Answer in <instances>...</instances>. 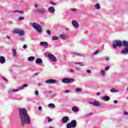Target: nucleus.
<instances>
[{"label":"nucleus","instance_id":"f257e3e1","mask_svg":"<svg viewBox=\"0 0 128 128\" xmlns=\"http://www.w3.org/2000/svg\"><path fill=\"white\" fill-rule=\"evenodd\" d=\"M19 114L22 126L30 124V118L28 114V111H26L25 108H19Z\"/></svg>","mask_w":128,"mask_h":128},{"label":"nucleus","instance_id":"f03ea898","mask_svg":"<svg viewBox=\"0 0 128 128\" xmlns=\"http://www.w3.org/2000/svg\"><path fill=\"white\" fill-rule=\"evenodd\" d=\"M122 45L124 46H128V42L124 41L122 42L120 40H115L113 42L112 46L114 48H118H118H122Z\"/></svg>","mask_w":128,"mask_h":128},{"label":"nucleus","instance_id":"7ed1b4c3","mask_svg":"<svg viewBox=\"0 0 128 128\" xmlns=\"http://www.w3.org/2000/svg\"><path fill=\"white\" fill-rule=\"evenodd\" d=\"M32 27L36 30L39 32L41 33L42 32V26L38 24L36 22H33L32 24H31Z\"/></svg>","mask_w":128,"mask_h":128},{"label":"nucleus","instance_id":"20e7f679","mask_svg":"<svg viewBox=\"0 0 128 128\" xmlns=\"http://www.w3.org/2000/svg\"><path fill=\"white\" fill-rule=\"evenodd\" d=\"M76 126V121L72 120L70 123H68L66 126V128H74Z\"/></svg>","mask_w":128,"mask_h":128},{"label":"nucleus","instance_id":"39448f33","mask_svg":"<svg viewBox=\"0 0 128 128\" xmlns=\"http://www.w3.org/2000/svg\"><path fill=\"white\" fill-rule=\"evenodd\" d=\"M62 82L64 84H71L74 82V78H65L62 79Z\"/></svg>","mask_w":128,"mask_h":128},{"label":"nucleus","instance_id":"423d86ee","mask_svg":"<svg viewBox=\"0 0 128 128\" xmlns=\"http://www.w3.org/2000/svg\"><path fill=\"white\" fill-rule=\"evenodd\" d=\"M48 58L50 60H52V62H56L58 60L52 54H48Z\"/></svg>","mask_w":128,"mask_h":128},{"label":"nucleus","instance_id":"0eeeda50","mask_svg":"<svg viewBox=\"0 0 128 128\" xmlns=\"http://www.w3.org/2000/svg\"><path fill=\"white\" fill-rule=\"evenodd\" d=\"M72 24L73 26L76 28H80V25L78 24V22H76V20H73L72 22Z\"/></svg>","mask_w":128,"mask_h":128},{"label":"nucleus","instance_id":"6e6552de","mask_svg":"<svg viewBox=\"0 0 128 128\" xmlns=\"http://www.w3.org/2000/svg\"><path fill=\"white\" fill-rule=\"evenodd\" d=\"M36 12H37L38 14H46V9L42 8L41 9H36L35 10Z\"/></svg>","mask_w":128,"mask_h":128},{"label":"nucleus","instance_id":"1a4fd4ad","mask_svg":"<svg viewBox=\"0 0 128 128\" xmlns=\"http://www.w3.org/2000/svg\"><path fill=\"white\" fill-rule=\"evenodd\" d=\"M45 82H46V84H56V82H58V80L54 79H49L46 80L45 81Z\"/></svg>","mask_w":128,"mask_h":128},{"label":"nucleus","instance_id":"9d476101","mask_svg":"<svg viewBox=\"0 0 128 128\" xmlns=\"http://www.w3.org/2000/svg\"><path fill=\"white\" fill-rule=\"evenodd\" d=\"M68 120H70V118L66 116L63 117L62 119V124H66Z\"/></svg>","mask_w":128,"mask_h":128},{"label":"nucleus","instance_id":"9b49d317","mask_svg":"<svg viewBox=\"0 0 128 128\" xmlns=\"http://www.w3.org/2000/svg\"><path fill=\"white\" fill-rule=\"evenodd\" d=\"M40 46H44V48H48V42H40Z\"/></svg>","mask_w":128,"mask_h":128},{"label":"nucleus","instance_id":"f8f14e48","mask_svg":"<svg viewBox=\"0 0 128 128\" xmlns=\"http://www.w3.org/2000/svg\"><path fill=\"white\" fill-rule=\"evenodd\" d=\"M122 54H128V48H124L123 50L121 51Z\"/></svg>","mask_w":128,"mask_h":128},{"label":"nucleus","instance_id":"ddd939ff","mask_svg":"<svg viewBox=\"0 0 128 128\" xmlns=\"http://www.w3.org/2000/svg\"><path fill=\"white\" fill-rule=\"evenodd\" d=\"M48 12H51V14H52L56 12V10L54 9V8L53 6H50L48 9Z\"/></svg>","mask_w":128,"mask_h":128},{"label":"nucleus","instance_id":"4468645a","mask_svg":"<svg viewBox=\"0 0 128 128\" xmlns=\"http://www.w3.org/2000/svg\"><path fill=\"white\" fill-rule=\"evenodd\" d=\"M4 62H6V58L2 56H0V64H4Z\"/></svg>","mask_w":128,"mask_h":128},{"label":"nucleus","instance_id":"2eb2a0df","mask_svg":"<svg viewBox=\"0 0 128 128\" xmlns=\"http://www.w3.org/2000/svg\"><path fill=\"white\" fill-rule=\"evenodd\" d=\"M68 34H62L60 36V38H62V40H66V38H68Z\"/></svg>","mask_w":128,"mask_h":128},{"label":"nucleus","instance_id":"dca6fc26","mask_svg":"<svg viewBox=\"0 0 128 128\" xmlns=\"http://www.w3.org/2000/svg\"><path fill=\"white\" fill-rule=\"evenodd\" d=\"M110 100V98L108 96H104L102 98V100L108 101Z\"/></svg>","mask_w":128,"mask_h":128},{"label":"nucleus","instance_id":"f3484780","mask_svg":"<svg viewBox=\"0 0 128 128\" xmlns=\"http://www.w3.org/2000/svg\"><path fill=\"white\" fill-rule=\"evenodd\" d=\"M36 64H42V60L40 58H38L36 60Z\"/></svg>","mask_w":128,"mask_h":128},{"label":"nucleus","instance_id":"a211bd4d","mask_svg":"<svg viewBox=\"0 0 128 128\" xmlns=\"http://www.w3.org/2000/svg\"><path fill=\"white\" fill-rule=\"evenodd\" d=\"M48 106L50 108H56V105L52 103H50L48 104Z\"/></svg>","mask_w":128,"mask_h":128},{"label":"nucleus","instance_id":"6ab92c4d","mask_svg":"<svg viewBox=\"0 0 128 128\" xmlns=\"http://www.w3.org/2000/svg\"><path fill=\"white\" fill-rule=\"evenodd\" d=\"M14 12L16 14V12H18L19 14H24V12L22 10H16L14 11Z\"/></svg>","mask_w":128,"mask_h":128},{"label":"nucleus","instance_id":"aec40b11","mask_svg":"<svg viewBox=\"0 0 128 128\" xmlns=\"http://www.w3.org/2000/svg\"><path fill=\"white\" fill-rule=\"evenodd\" d=\"M18 36H24V30H20L19 31V32L18 33Z\"/></svg>","mask_w":128,"mask_h":128},{"label":"nucleus","instance_id":"412c9836","mask_svg":"<svg viewBox=\"0 0 128 128\" xmlns=\"http://www.w3.org/2000/svg\"><path fill=\"white\" fill-rule=\"evenodd\" d=\"M32 60H34V56H32L28 58V62H32Z\"/></svg>","mask_w":128,"mask_h":128},{"label":"nucleus","instance_id":"4be33fe9","mask_svg":"<svg viewBox=\"0 0 128 128\" xmlns=\"http://www.w3.org/2000/svg\"><path fill=\"white\" fill-rule=\"evenodd\" d=\"M20 30L19 29H14L12 31L13 34H18V32H20Z\"/></svg>","mask_w":128,"mask_h":128},{"label":"nucleus","instance_id":"5701e85b","mask_svg":"<svg viewBox=\"0 0 128 128\" xmlns=\"http://www.w3.org/2000/svg\"><path fill=\"white\" fill-rule=\"evenodd\" d=\"M72 110L74 112H78V108L77 107H73L72 108Z\"/></svg>","mask_w":128,"mask_h":128},{"label":"nucleus","instance_id":"b1692460","mask_svg":"<svg viewBox=\"0 0 128 128\" xmlns=\"http://www.w3.org/2000/svg\"><path fill=\"white\" fill-rule=\"evenodd\" d=\"M12 52H13V56L14 58L16 57V49L13 48L12 49Z\"/></svg>","mask_w":128,"mask_h":128},{"label":"nucleus","instance_id":"393cba45","mask_svg":"<svg viewBox=\"0 0 128 128\" xmlns=\"http://www.w3.org/2000/svg\"><path fill=\"white\" fill-rule=\"evenodd\" d=\"M94 6L96 10H100V6L99 4H96L94 5Z\"/></svg>","mask_w":128,"mask_h":128},{"label":"nucleus","instance_id":"a878e982","mask_svg":"<svg viewBox=\"0 0 128 128\" xmlns=\"http://www.w3.org/2000/svg\"><path fill=\"white\" fill-rule=\"evenodd\" d=\"M73 54H75L76 56H84V54L76 53V52H74Z\"/></svg>","mask_w":128,"mask_h":128},{"label":"nucleus","instance_id":"bb28decb","mask_svg":"<svg viewBox=\"0 0 128 128\" xmlns=\"http://www.w3.org/2000/svg\"><path fill=\"white\" fill-rule=\"evenodd\" d=\"M100 74H101V75L102 76H106V71H104V70H101Z\"/></svg>","mask_w":128,"mask_h":128},{"label":"nucleus","instance_id":"cd10ccee","mask_svg":"<svg viewBox=\"0 0 128 128\" xmlns=\"http://www.w3.org/2000/svg\"><path fill=\"white\" fill-rule=\"evenodd\" d=\"M110 92H120V90H115L114 88H112L110 90Z\"/></svg>","mask_w":128,"mask_h":128},{"label":"nucleus","instance_id":"c85d7f7f","mask_svg":"<svg viewBox=\"0 0 128 128\" xmlns=\"http://www.w3.org/2000/svg\"><path fill=\"white\" fill-rule=\"evenodd\" d=\"M75 92H82V88H76L75 89Z\"/></svg>","mask_w":128,"mask_h":128},{"label":"nucleus","instance_id":"c756f323","mask_svg":"<svg viewBox=\"0 0 128 128\" xmlns=\"http://www.w3.org/2000/svg\"><path fill=\"white\" fill-rule=\"evenodd\" d=\"M58 36H54L52 37V40H58Z\"/></svg>","mask_w":128,"mask_h":128},{"label":"nucleus","instance_id":"7c9ffc66","mask_svg":"<svg viewBox=\"0 0 128 128\" xmlns=\"http://www.w3.org/2000/svg\"><path fill=\"white\" fill-rule=\"evenodd\" d=\"M94 106H100V103L96 101H95L94 102Z\"/></svg>","mask_w":128,"mask_h":128},{"label":"nucleus","instance_id":"2f4dec72","mask_svg":"<svg viewBox=\"0 0 128 128\" xmlns=\"http://www.w3.org/2000/svg\"><path fill=\"white\" fill-rule=\"evenodd\" d=\"M98 52H100V50H97L93 53V54H94V56H96V54H98Z\"/></svg>","mask_w":128,"mask_h":128},{"label":"nucleus","instance_id":"473e14b6","mask_svg":"<svg viewBox=\"0 0 128 128\" xmlns=\"http://www.w3.org/2000/svg\"><path fill=\"white\" fill-rule=\"evenodd\" d=\"M24 16H20L18 18V20H24Z\"/></svg>","mask_w":128,"mask_h":128},{"label":"nucleus","instance_id":"72a5a7b5","mask_svg":"<svg viewBox=\"0 0 128 128\" xmlns=\"http://www.w3.org/2000/svg\"><path fill=\"white\" fill-rule=\"evenodd\" d=\"M70 10L71 12H76L77 10H76V8H72L70 9Z\"/></svg>","mask_w":128,"mask_h":128},{"label":"nucleus","instance_id":"f704fd0d","mask_svg":"<svg viewBox=\"0 0 128 128\" xmlns=\"http://www.w3.org/2000/svg\"><path fill=\"white\" fill-rule=\"evenodd\" d=\"M12 92H18V89H12Z\"/></svg>","mask_w":128,"mask_h":128},{"label":"nucleus","instance_id":"c9c22d12","mask_svg":"<svg viewBox=\"0 0 128 128\" xmlns=\"http://www.w3.org/2000/svg\"><path fill=\"white\" fill-rule=\"evenodd\" d=\"M77 64H80L81 66H84V63L82 62H80V63H76Z\"/></svg>","mask_w":128,"mask_h":128},{"label":"nucleus","instance_id":"e433bc0d","mask_svg":"<svg viewBox=\"0 0 128 128\" xmlns=\"http://www.w3.org/2000/svg\"><path fill=\"white\" fill-rule=\"evenodd\" d=\"M110 66H107L105 68V70H110Z\"/></svg>","mask_w":128,"mask_h":128},{"label":"nucleus","instance_id":"4c0bfd02","mask_svg":"<svg viewBox=\"0 0 128 128\" xmlns=\"http://www.w3.org/2000/svg\"><path fill=\"white\" fill-rule=\"evenodd\" d=\"M86 72H87L88 74H92V71H91L90 70H86Z\"/></svg>","mask_w":128,"mask_h":128},{"label":"nucleus","instance_id":"58836bf2","mask_svg":"<svg viewBox=\"0 0 128 128\" xmlns=\"http://www.w3.org/2000/svg\"><path fill=\"white\" fill-rule=\"evenodd\" d=\"M18 90H24V87H18Z\"/></svg>","mask_w":128,"mask_h":128},{"label":"nucleus","instance_id":"ea45409f","mask_svg":"<svg viewBox=\"0 0 128 128\" xmlns=\"http://www.w3.org/2000/svg\"><path fill=\"white\" fill-rule=\"evenodd\" d=\"M34 7L36 8H38V4H35L34 6Z\"/></svg>","mask_w":128,"mask_h":128},{"label":"nucleus","instance_id":"a19ab883","mask_svg":"<svg viewBox=\"0 0 128 128\" xmlns=\"http://www.w3.org/2000/svg\"><path fill=\"white\" fill-rule=\"evenodd\" d=\"M22 86L23 88H26V86H28V84H24L22 85Z\"/></svg>","mask_w":128,"mask_h":128},{"label":"nucleus","instance_id":"79ce46f5","mask_svg":"<svg viewBox=\"0 0 128 128\" xmlns=\"http://www.w3.org/2000/svg\"><path fill=\"white\" fill-rule=\"evenodd\" d=\"M64 92H66V94H68V92H70V90H66L64 91Z\"/></svg>","mask_w":128,"mask_h":128},{"label":"nucleus","instance_id":"37998d69","mask_svg":"<svg viewBox=\"0 0 128 128\" xmlns=\"http://www.w3.org/2000/svg\"><path fill=\"white\" fill-rule=\"evenodd\" d=\"M38 110H42V106H39L38 108Z\"/></svg>","mask_w":128,"mask_h":128},{"label":"nucleus","instance_id":"c03bdc74","mask_svg":"<svg viewBox=\"0 0 128 128\" xmlns=\"http://www.w3.org/2000/svg\"><path fill=\"white\" fill-rule=\"evenodd\" d=\"M26 48H28V46H26V44L24 45L23 48L26 49Z\"/></svg>","mask_w":128,"mask_h":128},{"label":"nucleus","instance_id":"a18cd8bd","mask_svg":"<svg viewBox=\"0 0 128 128\" xmlns=\"http://www.w3.org/2000/svg\"><path fill=\"white\" fill-rule=\"evenodd\" d=\"M35 94L36 96H38V90L35 91Z\"/></svg>","mask_w":128,"mask_h":128},{"label":"nucleus","instance_id":"49530a36","mask_svg":"<svg viewBox=\"0 0 128 128\" xmlns=\"http://www.w3.org/2000/svg\"><path fill=\"white\" fill-rule=\"evenodd\" d=\"M46 32L48 34H50V30H47Z\"/></svg>","mask_w":128,"mask_h":128},{"label":"nucleus","instance_id":"de8ad7c7","mask_svg":"<svg viewBox=\"0 0 128 128\" xmlns=\"http://www.w3.org/2000/svg\"><path fill=\"white\" fill-rule=\"evenodd\" d=\"M89 104H92L93 106H94V102H89Z\"/></svg>","mask_w":128,"mask_h":128},{"label":"nucleus","instance_id":"09e8293b","mask_svg":"<svg viewBox=\"0 0 128 128\" xmlns=\"http://www.w3.org/2000/svg\"><path fill=\"white\" fill-rule=\"evenodd\" d=\"M52 122V119L48 118V122Z\"/></svg>","mask_w":128,"mask_h":128},{"label":"nucleus","instance_id":"8fccbe9b","mask_svg":"<svg viewBox=\"0 0 128 128\" xmlns=\"http://www.w3.org/2000/svg\"><path fill=\"white\" fill-rule=\"evenodd\" d=\"M20 40H22V42H24V38H20Z\"/></svg>","mask_w":128,"mask_h":128},{"label":"nucleus","instance_id":"3c124183","mask_svg":"<svg viewBox=\"0 0 128 128\" xmlns=\"http://www.w3.org/2000/svg\"><path fill=\"white\" fill-rule=\"evenodd\" d=\"M96 96H100V92H96Z\"/></svg>","mask_w":128,"mask_h":128},{"label":"nucleus","instance_id":"603ef678","mask_svg":"<svg viewBox=\"0 0 128 128\" xmlns=\"http://www.w3.org/2000/svg\"><path fill=\"white\" fill-rule=\"evenodd\" d=\"M114 104H118V100H114Z\"/></svg>","mask_w":128,"mask_h":128},{"label":"nucleus","instance_id":"864d4df0","mask_svg":"<svg viewBox=\"0 0 128 128\" xmlns=\"http://www.w3.org/2000/svg\"><path fill=\"white\" fill-rule=\"evenodd\" d=\"M70 72H74V70H70Z\"/></svg>","mask_w":128,"mask_h":128},{"label":"nucleus","instance_id":"5fc2aeb1","mask_svg":"<svg viewBox=\"0 0 128 128\" xmlns=\"http://www.w3.org/2000/svg\"><path fill=\"white\" fill-rule=\"evenodd\" d=\"M3 80H6V82H8V80H6V78L3 77Z\"/></svg>","mask_w":128,"mask_h":128},{"label":"nucleus","instance_id":"6e6d98bb","mask_svg":"<svg viewBox=\"0 0 128 128\" xmlns=\"http://www.w3.org/2000/svg\"><path fill=\"white\" fill-rule=\"evenodd\" d=\"M109 58H108V57H106V60H108Z\"/></svg>","mask_w":128,"mask_h":128},{"label":"nucleus","instance_id":"4d7b16f0","mask_svg":"<svg viewBox=\"0 0 128 128\" xmlns=\"http://www.w3.org/2000/svg\"><path fill=\"white\" fill-rule=\"evenodd\" d=\"M38 86H42V84L40 83H38Z\"/></svg>","mask_w":128,"mask_h":128},{"label":"nucleus","instance_id":"13d9d810","mask_svg":"<svg viewBox=\"0 0 128 128\" xmlns=\"http://www.w3.org/2000/svg\"><path fill=\"white\" fill-rule=\"evenodd\" d=\"M124 114H128V112H124Z\"/></svg>","mask_w":128,"mask_h":128},{"label":"nucleus","instance_id":"bf43d9fd","mask_svg":"<svg viewBox=\"0 0 128 128\" xmlns=\"http://www.w3.org/2000/svg\"><path fill=\"white\" fill-rule=\"evenodd\" d=\"M52 4H56L55 3H54V2H51Z\"/></svg>","mask_w":128,"mask_h":128},{"label":"nucleus","instance_id":"052dcab7","mask_svg":"<svg viewBox=\"0 0 128 128\" xmlns=\"http://www.w3.org/2000/svg\"><path fill=\"white\" fill-rule=\"evenodd\" d=\"M7 38H10V36H8Z\"/></svg>","mask_w":128,"mask_h":128},{"label":"nucleus","instance_id":"680f3d73","mask_svg":"<svg viewBox=\"0 0 128 128\" xmlns=\"http://www.w3.org/2000/svg\"><path fill=\"white\" fill-rule=\"evenodd\" d=\"M76 70H80V68H76Z\"/></svg>","mask_w":128,"mask_h":128},{"label":"nucleus","instance_id":"e2e57ef3","mask_svg":"<svg viewBox=\"0 0 128 128\" xmlns=\"http://www.w3.org/2000/svg\"><path fill=\"white\" fill-rule=\"evenodd\" d=\"M49 128H52V126H50V127H49Z\"/></svg>","mask_w":128,"mask_h":128}]
</instances>
